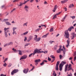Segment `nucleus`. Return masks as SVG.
Instances as JSON below:
<instances>
[{
  "mask_svg": "<svg viewBox=\"0 0 76 76\" xmlns=\"http://www.w3.org/2000/svg\"><path fill=\"white\" fill-rule=\"evenodd\" d=\"M71 70H72L73 71V69H72V64H70L69 65L68 64H67L65 65L64 70L65 72H66L67 71L69 72V71H70Z\"/></svg>",
  "mask_w": 76,
  "mask_h": 76,
  "instance_id": "obj_1",
  "label": "nucleus"
},
{
  "mask_svg": "<svg viewBox=\"0 0 76 76\" xmlns=\"http://www.w3.org/2000/svg\"><path fill=\"white\" fill-rule=\"evenodd\" d=\"M74 28V27L73 26H71L69 27L67 30H66L65 32V34L66 35L65 38H69V32L68 31H71V30L73 29Z\"/></svg>",
  "mask_w": 76,
  "mask_h": 76,
  "instance_id": "obj_2",
  "label": "nucleus"
},
{
  "mask_svg": "<svg viewBox=\"0 0 76 76\" xmlns=\"http://www.w3.org/2000/svg\"><path fill=\"white\" fill-rule=\"evenodd\" d=\"M37 53L38 54L39 53H44V51H40V50L36 49L34 51V52H33V56H34L35 54H36Z\"/></svg>",
  "mask_w": 76,
  "mask_h": 76,
  "instance_id": "obj_3",
  "label": "nucleus"
},
{
  "mask_svg": "<svg viewBox=\"0 0 76 76\" xmlns=\"http://www.w3.org/2000/svg\"><path fill=\"white\" fill-rule=\"evenodd\" d=\"M35 37L34 38V40L36 42H39L40 40H41V38L40 37H38V36H37V35H34Z\"/></svg>",
  "mask_w": 76,
  "mask_h": 76,
  "instance_id": "obj_4",
  "label": "nucleus"
},
{
  "mask_svg": "<svg viewBox=\"0 0 76 76\" xmlns=\"http://www.w3.org/2000/svg\"><path fill=\"white\" fill-rule=\"evenodd\" d=\"M19 72V70L18 69H14L11 72V75H14L15 73H17V72Z\"/></svg>",
  "mask_w": 76,
  "mask_h": 76,
  "instance_id": "obj_5",
  "label": "nucleus"
},
{
  "mask_svg": "<svg viewBox=\"0 0 76 76\" xmlns=\"http://www.w3.org/2000/svg\"><path fill=\"white\" fill-rule=\"evenodd\" d=\"M28 71H29V69H24V70H23V73H25V74H26L28 72Z\"/></svg>",
  "mask_w": 76,
  "mask_h": 76,
  "instance_id": "obj_6",
  "label": "nucleus"
},
{
  "mask_svg": "<svg viewBox=\"0 0 76 76\" xmlns=\"http://www.w3.org/2000/svg\"><path fill=\"white\" fill-rule=\"evenodd\" d=\"M59 62L58 61L56 63V70H58V65H59Z\"/></svg>",
  "mask_w": 76,
  "mask_h": 76,
  "instance_id": "obj_7",
  "label": "nucleus"
},
{
  "mask_svg": "<svg viewBox=\"0 0 76 76\" xmlns=\"http://www.w3.org/2000/svg\"><path fill=\"white\" fill-rule=\"evenodd\" d=\"M41 61V60L40 59H39L37 60H36L35 61V65H36V66H37V64H38L39 62H40Z\"/></svg>",
  "mask_w": 76,
  "mask_h": 76,
  "instance_id": "obj_8",
  "label": "nucleus"
},
{
  "mask_svg": "<svg viewBox=\"0 0 76 76\" xmlns=\"http://www.w3.org/2000/svg\"><path fill=\"white\" fill-rule=\"evenodd\" d=\"M72 36H71V39H73L75 37H76V34L75 33H73L72 34Z\"/></svg>",
  "mask_w": 76,
  "mask_h": 76,
  "instance_id": "obj_9",
  "label": "nucleus"
},
{
  "mask_svg": "<svg viewBox=\"0 0 76 76\" xmlns=\"http://www.w3.org/2000/svg\"><path fill=\"white\" fill-rule=\"evenodd\" d=\"M27 58V56L26 55H24L22 57H21L20 59V60H22V59H26Z\"/></svg>",
  "mask_w": 76,
  "mask_h": 76,
  "instance_id": "obj_10",
  "label": "nucleus"
},
{
  "mask_svg": "<svg viewBox=\"0 0 76 76\" xmlns=\"http://www.w3.org/2000/svg\"><path fill=\"white\" fill-rule=\"evenodd\" d=\"M57 5H56L54 7L53 9L52 10V11L53 12H56V9L57 8Z\"/></svg>",
  "mask_w": 76,
  "mask_h": 76,
  "instance_id": "obj_11",
  "label": "nucleus"
},
{
  "mask_svg": "<svg viewBox=\"0 0 76 76\" xmlns=\"http://www.w3.org/2000/svg\"><path fill=\"white\" fill-rule=\"evenodd\" d=\"M67 42L68 44L67 45H66V47H68V46H69V43H70V39L69 38L68 40H67Z\"/></svg>",
  "mask_w": 76,
  "mask_h": 76,
  "instance_id": "obj_12",
  "label": "nucleus"
},
{
  "mask_svg": "<svg viewBox=\"0 0 76 76\" xmlns=\"http://www.w3.org/2000/svg\"><path fill=\"white\" fill-rule=\"evenodd\" d=\"M60 13H61V12H59L58 14H56V15L53 16V19H54L55 18H57V16H57V15H60Z\"/></svg>",
  "mask_w": 76,
  "mask_h": 76,
  "instance_id": "obj_13",
  "label": "nucleus"
},
{
  "mask_svg": "<svg viewBox=\"0 0 76 76\" xmlns=\"http://www.w3.org/2000/svg\"><path fill=\"white\" fill-rule=\"evenodd\" d=\"M33 38V37L32 36H30L29 37V39H28L27 41L28 42L30 41V40H31L32 39V38Z\"/></svg>",
  "mask_w": 76,
  "mask_h": 76,
  "instance_id": "obj_14",
  "label": "nucleus"
},
{
  "mask_svg": "<svg viewBox=\"0 0 76 76\" xmlns=\"http://www.w3.org/2000/svg\"><path fill=\"white\" fill-rule=\"evenodd\" d=\"M62 67L63 66H61V64H59V70H60V71H61V70H62Z\"/></svg>",
  "mask_w": 76,
  "mask_h": 76,
  "instance_id": "obj_15",
  "label": "nucleus"
},
{
  "mask_svg": "<svg viewBox=\"0 0 76 76\" xmlns=\"http://www.w3.org/2000/svg\"><path fill=\"white\" fill-rule=\"evenodd\" d=\"M68 1V0H65L62 1H61V3H62V4H63L64 3H66V2H67V1Z\"/></svg>",
  "mask_w": 76,
  "mask_h": 76,
  "instance_id": "obj_16",
  "label": "nucleus"
},
{
  "mask_svg": "<svg viewBox=\"0 0 76 76\" xmlns=\"http://www.w3.org/2000/svg\"><path fill=\"white\" fill-rule=\"evenodd\" d=\"M28 33V32L27 31L26 32H25V33H23L21 34V36H23V35H26V34H27Z\"/></svg>",
  "mask_w": 76,
  "mask_h": 76,
  "instance_id": "obj_17",
  "label": "nucleus"
},
{
  "mask_svg": "<svg viewBox=\"0 0 76 76\" xmlns=\"http://www.w3.org/2000/svg\"><path fill=\"white\" fill-rule=\"evenodd\" d=\"M4 33H7V32H9V30H6V28H4Z\"/></svg>",
  "mask_w": 76,
  "mask_h": 76,
  "instance_id": "obj_18",
  "label": "nucleus"
},
{
  "mask_svg": "<svg viewBox=\"0 0 76 76\" xmlns=\"http://www.w3.org/2000/svg\"><path fill=\"white\" fill-rule=\"evenodd\" d=\"M74 7V5L73 4H71L69 6V8H72V7Z\"/></svg>",
  "mask_w": 76,
  "mask_h": 76,
  "instance_id": "obj_19",
  "label": "nucleus"
},
{
  "mask_svg": "<svg viewBox=\"0 0 76 76\" xmlns=\"http://www.w3.org/2000/svg\"><path fill=\"white\" fill-rule=\"evenodd\" d=\"M18 51L19 55H20V56L22 55V51L20 50H18Z\"/></svg>",
  "mask_w": 76,
  "mask_h": 76,
  "instance_id": "obj_20",
  "label": "nucleus"
},
{
  "mask_svg": "<svg viewBox=\"0 0 76 76\" xmlns=\"http://www.w3.org/2000/svg\"><path fill=\"white\" fill-rule=\"evenodd\" d=\"M5 23L7 25H8V26L11 25V24H10V23L9 22H6Z\"/></svg>",
  "mask_w": 76,
  "mask_h": 76,
  "instance_id": "obj_21",
  "label": "nucleus"
},
{
  "mask_svg": "<svg viewBox=\"0 0 76 76\" xmlns=\"http://www.w3.org/2000/svg\"><path fill=\"white\" fill-rule=\"evenodd\" d=\"M66 63L65 62H64V61H62L61 62V63L60 64H61V66H63V65H64V64H65Z\"/></svg>",
  "mask_w": 76,
  "mask_h": 76,
  "instance_id": "obj_22",
  "label": "nucleus"
},
{
  "mask_svg": "<svg viewBox=\"0 0 76 76\" xmlns=\"http://www.w3.org/2000/svg\"><path fill=\"white\" fill-rule=\"evenodd\" d=\"M48 35V34H46L45 35H44L42 37V38H46L47 37V36Z\"/></svg>",
  "mask_w": 76,
  "mask_h": 76,
  "instance_id": "obj_23",
  "label": "nucleus"
},
{
  "mask_svg": "<svg viewBox=\"0 0 76 76\" xmlns=\"http://www.w3.org/2000/svg\"><path fill=\"white\" fill-rule=\"evenodd\" d=\"M56 51L57 53H60V52H61V50L59 49L58 50H57Z\"/></svg>",
  "mask_w": 76,
  "mask_h": 76,
  "instance_id": "obj_24",
  "label": "nucleus"
},
{
  "mask_svg": "<svg viewBox=\"0 0 76 76\" xmlns=\"http://www.w3.org/2000/svg\"><path fill=\"white\" fill-rule=\"evenodd\" d=\"M7 44H8V45H12L13 44V42H10Z\"/></svg>",
  "mask_w": 76,
  "mask_h": 76,
  "instance_id": "obj_25",
  "label": "nucleus"
},
{
  "mask_svg": "<svg viewBox=\"0 0 76 76\" xmlns=\"http://www.w3.org/2000/svg\"><path fill=\"white\" fill-rule=\"evenodd\" d=\"M76 17L75 16H70V18H72V19H75V17Z\"/></svg>",
  "mask_w": 76,
  "mask_h": 76,
  "instance_id": "obj_26",
  "label": "nucleus"
},
{
  "mask_svg": "<svg viewBox=\"0 0 76 76\" xmlns=\"http://www.w3.org/2000/svg\"><path fill=\"white\" fill-rule=\"evenodd\" d=\"M50 57H51V58H53V59H55V57L54 56V55L50 56Z\"/></svg>",
  "mask_w": 76,
  "mask_h": 76,
  "instance_id": "obj_27",
  "label": "nucleus"
},
{
  "mask_svg": "<svg viewBox=\"0 0 76 76\" xmlns=\"http://www.w3.org/2000/svg\"><path fill=\"white\" fill-rule=\"evenodd\" d=\"M34 68H35V67H34V66H33V67L32 68V69H31V70H30L29 71V72H31V71H32V70H34Z\"/></svg>",
  "mask_w": 76,
  "mask_h": 76,
  "instance_id": "obj_28",
  "label": "nucleus"
},
{
  "mask_svg": "<svg viewBox=\"0 0 76 76\" xmlns=\"http://www.w3.org/2000/svg\"><path fill=\"white\" fill-rule=\"evenodd\" d=\"M70 74H68L67 76H72V74L70 72Z\"/></svg>",
  "mask_w": 76,
  "mask_h": 76,
  "instance_id": "obj_29",
  "label": "nucleus"
},
{
  "mask_svg": "<svg viewBox=\"0 0 76 76\" xmlns=\"http://www.w3.org/2000/svg\"><path fill=\"white\" fill-rule=\"evenodd\" d=\"M17 29V27H13L12 28L13 31H15V29Z\"/></svg>",
  "mask_w": 76,
  "mask_h": 76,
  "instance_id": "obj_30",
  "label": "nucleus"
},
{
  "mask_svg": "<svg viewBox=\"0 0 76 76\" xmlns=\"http://www.w3.org/2000/svg\"><path fill=\"white\" fill-rule=\"evenodd\" d=\"M15 34V35H16L17 34H16V31H13V32L12 33V34L13 35H14V34Z\"/></svg>",
  "mask_w": 76,
  "mask_h": 76,
  "instance_id": "obj_31",
  "label": "nucleus"
},
{
  "mask_svg": "<svg viewBox=\"0 0 76 76\" xmlns=\"http://www.w3.org/2000/svg\"><path fill=\"white\" fill-rule=\"evenodd\" d=\"M8 20H9V19H4V22H6V21H8Z\"/></svg>",
  "mask_w": 76,
  "mask_h": 76,
  "instance_id": "obj_32",
  "label": "nucleus"
},
{
  "mask_svg": "<svg viewBox=\"0 0 76 76\" xmlns=\"http://www.w3.org/2000/svg\"><path fill=\"white\" fill-rule=\"evenodd\" d=\"M25 4V2L23 3H21V4H20V5L19 6H22V4Z\"/></svg>",
  "mask_w": 76,
  "mask_h": 76,
  "instance_id": "obj_33",
  "label": "nucleus"
},
{
  "mask_svg": "<svg viewBox=\"0 0 76 76\" xmlns=\"http://www.w3.org/2000/svg\"><path fill=\"white\" fill-rule=\"evenodd\" d=\"M5 34V37H8L7 34V33H4Z\"/></svg>",
  "mask_w": 76,
  "mask_h": 76,
  "instance_id": "obj_34",
  "label": "nucleus"
},
{
  "mask_svg": "<svg viewBox=\"0 0 76 76\" xmlns=\"http://www.w3.org/2000/svg\"><path fill=\"white\" fill-rule=\"evenodd\" d=\"M40 30V28H39L38 29H36L35 31V32H38Z\"/></svg>",
  "mask_w": 76,
  "mask_h": 76,
  "instance_id": "obj_35",
  "label": "nucleus"
},
{
  "mask_svg": "<svg viewBox=\"0 0 76 76\" xmlns=\"http://www.w3.org/2000/svg\"><path fill=\"white\" fill-rule=\"evenodd\" d=\"M49 42L50 43V44H52L53 42H55L53 41H50Z\"/></svg>",
  "mask_w": 76,
  "mask_h": 76,
  "instance_id": "obj_36",
  "label": "nucleus"
},
{
  "mask_svg": "<svg viewBox=\"0 0 76 76\" xmlns=\"http://www.w3.org/2000/svg\"><path fill=\"white\" fill-rule=\"evenodd\" d=\"M57 45H56L55 47L54 48V50H57Z\"/></svg>",
  "mask_w": 76,
  "mask_h": 76,
  "instance_id": "obj_37",
  "label": "nucleus"
},
{
  "mask_svg": "<svg viewBox=\"0 0 76 76\" xmlns=\"http://www.w3.org/2000/svg\"><path fill=\"white\" fill-rule=\"evenodd\" d=\"M67 17V15H66L64 17V18L63 19V21L62 22H63L64 20V19H65V18H66Z\"/></svg>",
  "mask_w": 76,
  "mask_h": 76,
  "instance_id": "obj_38",
  "label": "nucleus"
},
{
  "mask_svg": "<svg viewBox=\"0 0 76 76\" xmlns=\"http://www.w3.org/2000/svg\"><path fill=\"white\" fill-rule=\"evenodd\" d=\"M28 7L26 5L25 6V7H24V9H28Z\"/></svg>",
  "mask_w": 76,
  "mask_h": 76,
  "instance_id": "obj_39",
  "label": "nucleus"
},
{
  "mask_svg": "<svg viewBox=\"0 0 76 76\" xmlns=\"http://www.w3.org/2000/svg\"><path fill=\"white\" fill-rule=\"evenodd\" d=\"M27 23H24L23 24V26H27Z\"/></svg>",
  "mask_w": 76,
  "mask_h": 76,
  "instance_id": "obj_40",
  "label": "nucleus"
},
{
  "mask_svg": "<svg viewBox=\"0 0 76 76\" xmlns=\"http://www.w3.org/2000/svg\"><path fill=\"white\" fill-rule=\"evenodd\" d=\"M3 66H4V67H6V66H7V64H6V63L4 64L3 65Z\"/></svg>",
  "mask_w": 76,
  "mask_h": 76,
  "instance_id": "obj_41",
  "label": "nucleus"
},
{
  "mask_svg": "<svg viewBox=\"0 0 76 76\" xmlns=\"http://www.w3.org/2000/svg\"><path fill=\"white\" fill-rule=\"evenodd\" d=\"M50 32H52V31H53V28H51L50 30Z\"/></svg>",
  "mask_w": 76,
  "mask_h": 76,
  "instance_id": "obj_42",
  "label": "nucleus"
},
{
  "mask_svg": "<svg viewBox=\"0 0 76 76\" xmlns=\"http://www.w3.org/2000/svg\"><path fill=\"white\" fill-rule=\"evenodd\" d=\"M27 40V38L26 37H25V39H24V41H26Z\"/></svg>",
  "mask_w": 76,
  "mask_h": 76,
  "instance_id": "obj_43",
  "label": "nucleus"
},
{
  "mask_svg": "<svg viewBox=\"0 0 76 76\" xmlns=\"http://www.w3.org/2000/svg\"><path fill=\"white\" fill-rule=\"evenodd\" d=\"M40 65H43V64H44V62L42 61V62L40 64Z\"/></svg>",
  "mask_w": 76,
  "mask_h": 76,
  "instance_id": "obj_44",
  "label": "nucleus"
},
{
  "mask_svg": "<svg viewBox=\"0 0 76 76\" xmlns=\"http://www.w3.org/2000/svg\"><path fill=\"white\" fill-rule=\"evenodd\" d=\"M41 26H44V27H45V28H46V26L45 25H43V24H41Z\"/></svg>",
  "mask_w": 76,
  "mask_h": 76,
  "instance_id": "obj_45",
  "label": "nucleus"
},
{
  "mask_svg": "<svg viewBox=\"0 0 76 76\" xmlns=\"http://www.w3.org/2000/svg\"><path fill=\"white\" fill-rule=\"evenodd\" d=\"M8 45V44L7 43L6 44H5L4 45V47H6V46H7Z\"/></svg>",
  "mask_w": 76,
  "mask_h": 76,
  "instance_id": "obj_46",
  "label": "nucleus"
},
{
  "mask_svg": "<svg viewBox=\"0 0 76 76\" xmlns=\"http://www.w3.org/2000/svg\"><path fill=\"white\" fill-rule=\"evenodd\" d=\"M54 60H55V59H53L51 61V63H53V62H54Z\"/></svg>",
  "mask_w": 76,
  "mask_h": 76,
  "instance_id": "obj_47",
  "label": "nucleus"
},
{
  "mask_svg": "<svg viewBox=\"0 0 76 76\" xmlns=\"http://www.w3.org/2000/svg\"><path fill=\"white\" fill-rule=\"evenodd\" d=\"M75 60H76V56H75L74 58V61H75Z\"/></svg>",
  "mask_w": 76,
  "mask_h": 76,
  "instance_id": "obj_48",
  "label": "nucleus"
},
{
  "mask_svg": "<svg viewBox=\"0 0 76 76\" xmlns=\"http://www.w3.org/2000/svg\"><path fill=\"white\" fill-rule=\"evenodd\" d=\"M59 57H60V58H62V57H63V56H62L61 55H60Z\"/></svg>",
  "mask_w": 76,
  "mask_h": 76,
  "instance_id": "obj_49",
  "label": "nucleus"
},
{
  "mask_svg": "<svg viewBox=\"0 0 76 76\" xmlns=\"http://www.w3.org/2000/svg\"><path fill=\"white\" fill-rule=\"evenodd\" d=\"M48 61H51V58H50L49 57H48Z\"/></svg>",
  "mask_w": 76,
  "mask_h": 76,
  "instance_id": "obj_50",
  "label": "nucleus"
},
{
  "mask_svg": "<svg viewBox=\"0 0 76 76\" xmlns=\"http://www.w3.org/2000/svg\"><path fill=\"white\" fill-rule=\"evenodd\" d=\"M33 54H34V53L30 54L29 56V57H31Z\"/></svg>",
  "mask_w": 76,
  "mask_h": 76,
  "instance_id": "obj_51",
  "label": "nucleus"
},
{
  "mask_svg": "<svg viewBox=\"0 0 76 76\" xmlns=\"http://www.w3.org/2000/svg\"><path fill=\"white\" fill-rule=\"evenodd\" d=\"M53 75L54 76H56L57 75L56 74V73H53Z\"/></svg>",
  "mask_w": 76,
  "mask_h": 76,
  "instance_id": "obj_52",
  "label": "nucleus"
},
{
  "mask_svg": "<svg viewBox=\"0 0 76 76\" xmlns=\"http://www.w3.org/2000/svg\"><path fill=\"white\" fill-rule=\"evenodd\" d=\"M16 10V9H14L12 11H11V12H13L14 11H15V10Z\"/></svg>",
  "mask_w": 76,
  "mask_h": 76,
  "instance_id": "obj_53",
  "label": "nucleus"
},
{
  "mask_svg": "<svg viewBox=\"0 0 76 76\" xmlns=\"http://www.w3.org/2000/svg\"><path fill=\"white\" fill-rule=\"evenodd\" d=\"M16 10V9H14L12 11H11V12H13L14 11H15V10Z\"/></svg>",
  "mask_w": 76,
  "mask_h": 76,
  "instance_id": "obj_54",
  "label": "nucleus"
},
{
  "mask_svg": "<svg viewBox=\"0 0 76 76\" xmlns=\"http://www.w3.org/2000/svg\"><path fill=\"white\" fill-rule=\"evenodd\" d=\"M16 10V9H14L12 11H11V12H13L14 11H15V10Z\"/></svg>",
  "mask_w": 76,
  "mask_h": 76,
  "instance_id": "obj_55",
  "label": "nucleus"
},
{
  "mask_svg": "<svg viewBox=\"0 0 76 76\" xmlns=\"http://www.w3.org/2000/svg\"><path fill=\"white\" fill-rule=\"evenodd\" d=\"M18 0H15L13 1V2H16L17 1H18Z\"/></svg>",
  "mask_w": 76,
  "mask_h": 76,
  "instance_id": "obj_56",
  "label": "nucleus"
},
{
  "mask_svg": "<svg viewBox=\"0 0 76 76\" xmlns=\"http://www.w3.org/2000/svg\"><path fill=\"white\" fill-rule=\"evenodd\" d=\"M43 63H44V62H47V61L46 60H44L43 61H42Z\"/></svg>",
  "mask_w": 76,
  "mask_h": 76,
  "instance_id": "obj_57",
  "label": "nucleus"
},
{
  "mask_svg": "<svg viewBox=\"0 0 76 76\" xmlns=\"http://www.w3.org/2000/svg\"><path fill=\"white\" fill-rule=\"evenodd\" d=\"M72 58H72V57H70L69 58V60H72Z\"/></svg>",
  "mask_w": 76,
  "mask_h": 76,
  "instance_id": "obj_58",
  "label": "nucleus"
},
{
  "mask_svg": "<svg viewBox=\"0 0 76 76\" xmlns=\"http://www.w3.org/2000/svg\"><path fill=\"white\" fill-rule=\"evenodd\" d=\"M47 51H45L44 52H43L44 53H47Z\"/></svg>",
  "mask_w": 76,
  "mask_h": 76,
  "instance_id": "obj_59",
  "label": "nucleus"
},
{
  "mask_svg": "<svg viewBox=\"0 0 76 76\" xmlns=\"http://www.w3.org/2000/svg\"><path fill=\"white\" fill-rule=\"evenodd\" d=\"M29 1V0H27V1L24 2V3H26L28 2V1Z\"/></svg>",
  "mask_w": 76,
  "mask_h": 76,
  "instance_id": "obj_60",
  "label": "nucleus"
},
{
  "mask_svg": "<svg viewBox=\"0 0 76 76\" xmlns=\"http://www.w3.org/2000/svg\"><path fill=\"white\" fill-rule=\"evenodd\" d=\"M12 66V64H9V65L8 66V67H10V66Z\"/></svg>",
  "mask_w": 76,
  "mask_h": 76,
  "instance_id": "obj_61",
  "label": "nucleus"
},
{
  "mask_svg": "<svg viewBox=\"0 0 76 76\" xmlns=\"http://www.w3.org/2000/svg\"><path fill=\"white\" fill-rule=\"evenodd\" d=\"M12 50L13 51H16V50L14 48H13L12 49Z\"/></svg>",
  "mask_w": 76,
  "mask_h": 76,
  "instance_id": "obj_62",
  "label": "nucleus"
},
{
  "mask_svg": "<svg viewBox=\"0 0 76 76\" xmlns=\"http://www.w3.org/2000/svg\"><path fill=\"white\" fill-rule=\"evenodd\" d=\"M7 60H8V58H6L5 59V61H7Z\"/></svg>",
  "mask_w": 76,
  "mask_h": 76,
  "instance_id": "obj_63",
  "label": "nucleus"
},
{
  "mask_svg": "<svg viewBox=\"0 0 76 76\" xmlns=\"http://www.w3.org/2000/svg\"><path fill=\"white\" fill-rule=\"evenodd\" d=\"M25 9L26 12H28V10L27 9Z\"/></svg>",
  "mask_w": 76,
  "mask_h": 76,
  "instance_id": "obj_64",
  "label": "nucleus"
}]
</instances>
